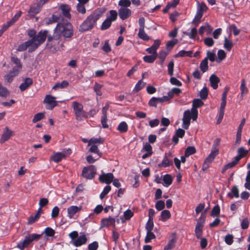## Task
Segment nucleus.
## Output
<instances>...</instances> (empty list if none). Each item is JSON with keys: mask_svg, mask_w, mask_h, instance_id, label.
<instances>
[{"mask_svg": "<svg viewBox=\"0 0 250 250\" xmlns=\"http://www.w3.org/2000/svg\"><path fill=\"white\" fill-rule=\"evenodd\" d=\"M11 60L16 65L15 66L13 67L12 70L18 71V72L19 73L22 68V64L20 60L17 57L13 56L11 58Z\"/></svg>", "mask_w": 250, "mask_h": 250, "instance_id": "6ab92c4d", "label": "nucleus"}, {"mask_svg": "<svg viewBox=\"0 0 250 250\" xmlns=\"http://www.w3.org/2000/svg\"><path fill=\"white\" fill-rule=\"evenodd\" d=\"M181 92V90L178 88H173L171 91L167 93V95L170 98H173L174 94L178 95Z\"/></svg>", "mask_w": 250, "mask_h": 250, "instance_id": "09e8293b", "label": "nucleus"}, {"mask_svg": "<svg viewBox=\"0 0 250 250\" xmlns=\"http://www.w3.org/2000/svg\"><path fill=\"white\" fill-rule=\"evenodd\" d=\"M13 131L10 130L8 127H6L4 131L1 135L0 143L1 144L4 143L5 142L8 140L11 136H13Z\"/></svg>", "mask_w": 250, "mask_h": 250, "instance_id": "2eb2a0df", "label": "nucleus"}, {"mask_svg": "<svg viewBox=\"0 0 250 250\" xmlns=\"http://www.w3.org/2000/svg\"><path fill=\"white\" fill-rule=\"evenodd\" d=\"M178 40L177 39H174L172 40H171L170 41H168L166 44V48L167 49H169L170 50L173 46L177 43Z\"/></svg>", "mask_w": 250, "mask_h": 250, "instance_id": "0e129e2a", "label": "nucleus"}, {"mask_svg": "<svg viewBox=\"0 0 250 250\" xmlns=\"http://www.w3.org/2000/svg\"><path fill=\"white\" fill-rule=\"evenodd\" d=\"M191 119H192L193 120L194 119L192 110L191 109V110H186L184 113L183 118V127L185 129H188L190 124Z\"/></svg>", "mask_w": 250, "mask_h": 250, "instance_id": "6e6552de", "label": "nucleus"}, {"mask_svg": "<svg viewBox=\"0 0 250 250\" xmlns=\"http://www.w3.org/2000/svg\"><path fill=\"white\" fill-rule=\"evenodd\" d=\"M155 238V235L152 231H147L146 237L145 239V242L148 243L151 241L152 239Z\"/></svg>", "mask_w": 250, "mask_h": 250, "instance_id": "49530a36", "label": "nucleus"}, {"mask_svg": "<svg viewBox=\"0 0 250 250\" xmlns=\"http://www.w3.org/2000/svg\"><path fill=\"white\" fill-rule=\"evenodd\" d=\"M145 29H139V32L138 33V37L145 41H148L150 39V38L148 36L146 35V34L145 32Z\"/></svg>", "mask_w": 250, "mask_h": 250, "instance_id": "37998d69", "label": "nucleus"}, {"mask_svg": "<svg viewBox=\"0 0 250 250\" xmlns=\"http://www.w3.org/2000/svg\"><path fill=\"white\" fill-rule=\"evenodd\" d=\"M118 4L122 7L127 8L131 5V1L130 0H120Z\"/></svg>", "mask_w": 250, "mask_h": 250, "instance_id": "4d7b16f0", "label": "nucleus"}, {"mask_svg": "<svg viewBox=\"0 0 250 250\" xmlns=\"http://www.w3.org/2000/svg\"><path fill=\"white\" fill-rule=\"evenodd\" d=\"M87 242V238L85 235H81L73 241V244L76 247H80L85 244Z\"/></svg>", "mask_w": 250, "mask_h": 250, "instance_id": "a211bd4d", "label": "nucleus"}, {"mask_svg": "<svg viewBox=\"0 0 250 250\" xmlns=\"http://www.w3.org/2000/svg\"><path fill=\"white\" fill-rule=\"evenodd\" d=\"M115 219L109 217L107 218H104L102 220V225L104 227H108L110 225H115Z\"/></svg>", "mask_w": 250, "mask_h": 250, "instance_id": "bb28decb", "label": "nucleus"}, {"mask_svg": "<svg viewBox=\"0 0 250 250\" xmlns=\"http://www.w3.org/2000/svg\"><path fill=\"white\" fill-rule=\"evenodd\" d=\"M204 104L203 101L199 99H196L193 101L192 112L193 115V121H195L198 117V111L197 108L200 107Z\"/></svg>", "mask_w": 250, "mask_h": 250, "instance_id": "9d476101", "label": "nucleus"}, {"mask_svg": "<svg viewBox=\"0 0 250 250\" xmlns=\"http://www.w3.org/2000/svg\"><path fill=\"white\" fill-rule=\"evenodd\" d=\"M219 152L211 149L210 153L209 155L205 159L207 160V162H209V163H212L215 157L218 155Z\"/></svg>", "mask_w": 250, "mask_h": 250, "instance_id": "58836bf2", "label": "nucleus"}, {"mask_svg": "<svg viewBox=\"0 0 250 250\" xmlns=\"http://www.w3.org/2000/svg\"><path fill=\"white\" fill-rule=\"evenodd\" d=\"M18 74L19 72H18V71L11 70L8 74L5 75L4 77L5 83L8 84L10 83L13 81V78Z\"/></svg>", "mask_w": 250, "mask_h": 250, "instance_id": "aec40b11", "label": "nucleus"}, {"mask_svg": "<svg viewBox=\"0 0 250 250\" xmlns=\"http://www.w3.org/2000/svg\"><path fill=\"white\" fill-rule=\"evenodd\" d=\"M220 211V207L218 205H217L212 208L211 212V215L213 217L216 216L219 214Z\"/></svg>", "mask_w": 250, "mask_h": 250, "instance_id": "680f3d73", "label": "nucleus"}, {"mask_svg": "<svg viewBox=\"0 0 250 250\" xmlns=\"http://www.w3.org/2000/svg\"><path fill=\"white\" fill-rule=\"evenodd\" d=\"M205 222V217L203 219V221H198L195 229V233L197 239H201L203 234V228Z\"/></svg>", "mask_w": 250, "mask_h": 250, "instance_id": "ddd939ff", "label": "nucleus"}, {"mask_svg": "<svg viewBox=\"0 0 250 250\" xmlns=\"http://www.w3.org/2000/svg\"><path fill=\"white\" fill-rule=\"evenodd\" d=\"M44 117V114L43 113L40 112L35 115L32 122L33 123H36L41 120Z\"/></svg>", "mask_w": 250, "mask_h": 250, "instance_id": "13d9d810", "label": "nucleus"}, {"mask_svg": "<svg viewBox=\"0 0 250 250\" xmlns=\"http://www.w3.org/2000/svg\"><path fill=\"white\" fill-rule=\"evenodd\" d=\"M110 16L107 19H109L111 21H114L117 18L118 13L116 10H111L109 11Z\"/></svg>", "mask_w": 250, "mask_h": 250, "instance_id": "864d4df0", "label": "nucleus"}, {"mask_svg": "<svg viewBox=\"0 0 250 250\" xmlns=\"http://www.w3.org/2000/svg\"><path fill=\"white\" fill-rule=\"evenodd\" d=\"M22 12L21 11L18 12L17 14L15 15V16L13 17V18L9 21H7L5 24V28H8L10 26L12 25L13 24L15 23L16 21L18 20L19 18L21 16Z\"/></svg>", "mask_w": 250, "mask_h": 250, "instance_id": "393cba45", "label": "nucleus"}, {"mask_svg": "<svg viewBox=\"0 0 250 250\" xmlns=\"http://www.w3.org/2000/svg\"><path fill=\"white\" fill-rule=\"evenodd\" d=\"M60 18L61 16L53 15L50 18L46 20V23L47 24H49L58 22L60 20Z\"/></svg>", "mask_w": 250, "mask_h": 250, "instance_id": "e433bc0d", "label": "nucleus"}, {"mask_svg": "<svg viewBox=\"0 0 250 250\" xmlns=\"http://www.w3.org/2000/svg\"><path fill=\"white\" fill-rule=\"evenodd\" d=\"M208 90L206 87H203L200 92V97L202 100H205L208 96Z\"/></svg>", "mask_w": 250, "mask_h": 250, "instance_id": "5fc2aeb1", "label": "nucleus"}, {"mask_svg": "<svg viewBox=\"0 0 250 250\" xmlns=\"http://www.w3.org/2000/svg\"><path fill=\"white\" fill-rule=\"evenodd\" d=\"M61 36V34L55 28L53 35L47 37V47L51 52L54 53L60 49L59 43Z\"/></svg>", "mask_w": 250, "mask_h": 250, "instance_id": "20e7f679", "label": "nucleus"}, {"mask_svg": "<svg viewBox=\"0 0 250 250\" xmlns=\"http://www.w3.org/2000/svg\"><path fill=\"white\" fill-rule=\"evenodd\" d=\"M42 37H37V43L34 42V39H30L20 44L17 50L18 51L22 52L28 49V52H32L35 51L41 44L42 41Z\"/></svg>", "mask_w": 250, "mask_h": 250, "instance_id": "f03ea898", "label": "nucleus"}, {"mask_svg": "<svg viewBox=\"0 0 250 250\" xmlns=\"http://www.w3.org/2000/svg\"><path fill=\"white\" fill-rule=\"evenodd\" d=\"M237 153L238 155L235 156V158L238 159V161L239 162L241 158L247 154L248 153V150H246L244 147H241L238 149Z\"/></svg>", "mask_w": 250, "mask_h": 250, "instance_id": "7c9ffc66", "label": "nucleus"}, {"mask_svg": "<svg viewBox=\"0 0 250 250\" xmlns=\"http://www.w3.org/2000/svg\"><path fill=\"white\" fill-rule=\"evenodd\" d=\"M131 10L127 8L121 7L119 10V15L122 20L128 18L131 15Z\"/></svg>", "mask_w": 250, "mask_h": 250, "instance_id": "4468645a", "label": "nucleus"}, {"mask_svg": "<svg viewBox=\"0 0 250 250\" xmlns=\"http://www.w3.org/2000/svg\"><path fill=\"white\" fill-rule=\"evenodd\" d=\"M128 125L125 122L123 121L121 122L117 126V129L120 133H125L128 130Z\"/></svg>", "mask_w": 250, "mask_h": 250, "instance_id": "c85d7f7f", "label": "nucleus"}, {"mask_svg": "<svg viewBox=\"0 0 250 250\" xmlns=\"http://www.w3.org/2000/svg\"><path fill=\"white\" fill-rule=\"evenodd\" d=\"M97 168L95 166L85 167L82 170V175L86 179H92L96 174Z\"/></svg>", "mask_w": 250, "mask_h": 250, "instance_id": "423d86ee", "label": "nucleus"}, {"mask_svg": "<svg viewBox=\"0 0 250 250\" xmlns=\"http://www.w3.org/2000/svg\"><path fill=\"white\" fill-rule=\"evenodd\" d=\"M155 208L158 210H162L165 208V203L163 201L159 200L157 201L155 205Z\"/></svg>", "mask_w": 250, "mask_h": 250, "instance_id": "69168bd1", "label": "nucleus"}, {"mask_svg": "<svg viewBox=\"0 0 250 250\" xmlns=\"http://www.w3.org/2000/svg\"><path fill=\"white\" fill-rule=\"evenodd\" d=\"M146 83L142 80H139L136 83L135 88L133 89L134 92H138L141 90L145 85Z\"/></svg>", "mask_w": 250, "mask_h": 250, "instance_id": "c03bdc74", "label": "nucleus"}, {"mask_svg": "<svg viewBox=\"0 0 250 250\" xmlns=\"http://www.w3.org/2000/svg\"><path fill=\"white\" fill-rule=\"evenodd\" d=\"M163 181L165 184V186L168 187L172 183V178L169 174H166L163 177Z\"/></svg>", "mask_w": 250, "mask_h": 250, "instance_id": "ea45409f", "label": "nucleus"}, {"mask_svg": "<svg viewBox=\"0 0 250 250\" xmlns=\"http://www.w3.org/2000/svg\"><path fill=\"white\" fill-rule=\"evenodd\" d=\"M196 152V149L194 146L188 147L185 152L186 157H188L190 155L194 154Z\"/></svg>", "mask_w": 250, "mask_h": 250, "instance_id": "de8ad7c7", "label": "nucleus"}, {"mask_svg": "<svg viewBox=\"0 0 250 250\" xmlns=\"http://www.w3.org/2000/svg\"><path fill=\"white\" fill-rule=\"evenodd\" d=\"M60 8L62 10V13L64 17L66 18L70 19V7L69 5L67 4H62L60 6Z\"/></svg>", "mask_w": 250, "mask_h": 250, "instance_id": "4be33fe9", "label": "nucleus"}, {"mask_svg": "<svg viewBox=\"0 0 250 250\" xmlns=\"http://www.w3.org/2000/svg\"><path fill=\"white\" fill-rule=\"evenodd\" d=\"M209 81L211 86L214 89H216L218 87V83L220 82L219 78L215 74H212L209 78Z\"/></svg>", "mask_w": 250, "mask_h": 250, "instance_id": "5701e85b", "label": "nucleus"}, {"mask_svg": "<svg viewBox=\"0 0 250 250\" xmlns=\"http://www.w3.org/2000/svg\"><path fill=\"white\" fill-rule=\"evenodd\" d=\"M104 12V10L101 9H97L93 11L80 25L79 31L83 32L92 29Z\"/></svg>", "mask_w": 250, "mask_h": 250, "instance_id": "f257e3e1", "label": "nucleus"}, {"mask_svg": "<svg viewBox=\"0 0 250 250\" xmlns=\"http://www.w3.org/2000/svg\"><path fill=\"white\" fill-rule=\"evenodd\" d=\"M33 84V80L31 78H26L23 82L19 86L20 90L23 91L27 89L30 85Z\"/></svg>", "mask_w": 250, "mask_h": 250, "instance_id": "dca6fc26", "label": "nucleus"}, {"mask_svg": "<svg viewBox=\"0 0 250 250\" xmlns=\"http://www.w3.org/2000/svg\"><path fill=\"white\" fill-rule=\"evenodd\" d=\"M69 85V83L66 80L62 81L61 83H57L53 86L52 89L56 90L59 88H64L67 87Z\"/></svg>", "mask_w": 250, "mask_h": 250, "instance_id": "cd10ccee", "label": "nucleus"}, {"mask_svg": "<svg viewBox=\"0 0 250 250\" xmlns=\"http://www.w3.org/2000/svg\"><path fill=\"white\" fill-rule=\"evenodd\" d=\"M36 31L35 30H30L28 32L27 35L29 37L32 38L31 39H34V42L36 43L38 42L37 40V37H39V36L42 37V44L47 37L48 31H41L37 35H36Z\"/></svg>", "mask_w": 250, "mask_h": 250, "instance_id": "0eeeda50", "label": "nucleus"}, {"mask_svg": "<svg viewBox=\"0 0 250 250\" xmlns=\"http://www.w3.org/2000/svg\"><path fill=\"white\" fill-rule=\"evenodd\" d=\"M168 54V52H167L165 50H162L159 52L158 56L161 61V64L164 63L165 60Z\"/></svg>", "mask_w": 250, "mask_h": 250, "instance_id": "a19ab883", "label": "nucleus"}, {"mask_svg": "<svg viewBox=\"0 0 250 250\" xmlns=\"http://www.w3.org/2000/svg\"><path fill=\"white\" fill-rule=\"evenodd\" d=\"M71 151L70 149L66 150L64 152H56L51 156V160L56 163L60 162L66 155L70 154Z\"/></svg>", "mask_w": 250, "mask_h": 250, "instance_id": "9b49d317", "label": "nucleus"}, {"mask_svg": "<svg viewBox=\"0 0 250 250\" xmlns=\"http://www.w3.org/2000/svg\"><path fill=\"white\" fill-rule=\"evenodd\" d=\"M167 155H168L169 156H171L170 153H169L168 154H166L165 156L162 161V162L161 163L158 164V167H169L171 165H172V164H173L172 161L170 159L168 158Z\"/></svg>", "mask_w": 250, "mask_h": 250, "instance_id": "412c9836", "label": "nucleus"}, {"mask_svg": "<svg viewBox=\"0 0 250 250\" xmlns=\"http://www.w3.org/2000/svg\"><path fill=\"white\" fill-rule=\"evenodd\" d=\"M74 113L76 116V119L78 121H81L83 120V118H87V113L84 110Z\"/></svg>", "mask_w": 250, "mask_h": 250, "instance_id": "c9c22d12", "label": "nucleus"}, {"mask_svg": "<svg viewBox=\"0 0 250 250\" xmlns=\"http://www.w3.org/2000/svg\"><path fill=\"white\" fill-rule=\"evenodd\" d=\"M208 8L205 2H202L200 3L198 2L197 11L203 13L204 12H205L208 10Z\"/></svg>", "mask_w": 250, "mask_h": 250, "instance_id": "8fccbe9b", "label": "nucleus"}, {"mask_svg": "<svg viewBox=\"0 0 250 250\" xmlns=\"http://www.w3.org/2000/svg\"><path fill=\"white\" fill-rule=\"evenodd\" d=\"M215 54L211 52L210 51H208L207 52V57L205 59H207V61L208 62L209 60L211 62H214L215 59Z\"/></svg>", "mask_w": 250, "mask_h": 250, "instance_id": "052dcab7", "label": "nucleus"}, {"mask_svg": "<svg viewBox=\"0 0 250 250\" xmlns=\"http://www.w3.org/2000/svg\"><path fill=\"white\" fill-rule=\"evenodd\" d=\"M41 237V234L35 233L29 234L26 235L23 241L20 242L17 245V247L21 250H23L32 241L38 240Z\"/></svg>", "mask_w": 250, "mask_h": 250, "instance_id": "39448f33", "label": "nucleus"}, {"mask_svg": "<svg viewBox=\"0 0 250 250\" xmlns=\"http://www.w3.org/2000/svg\"><path fill=\"white\" fill-rule=\"evenodd\" d=\"M102 87L103 85L97 83H95L94 84V91L96 93L97 95L99 96H101L102 95V93L101 91Z\"/></svg>", "mask_w": 250, "mask_h": 250, "instance_id": "6e6d98bb", "label": "nucleus"}, {"mask_svg": "<svg viewBox=\"0 0 250 250\" xmlns=\"http://www.w3.org/2000/svg\"><path fill=\"white\" fill-rule=\"evenodd\" d=\"M176 241L175 233H172V238L168 241V244L165 247L164 250H170L174 248Z\"/></svg>", "mask_w": 250, "mask_h": 250, "instance_id": "a878e982", "label": "nucleus"}, {"mask_svg": "<svg viewBox=\"0 0 250 250\" xmlns=\"http://www.w3.org/2000/svg\"><path fill=\"white\" fill-rule=\"evenodd\" d=\"M112 22V21H111L110 20H109V19L106 18L105 20V21L103 22L101 26V29L102 30L107 29L111 26Z\"/></svg>", "mask_w": 250, "mask_h": 250, "instance_id": "a18cd8bd", "label": "nucleus"}, {"mask_svg": "<svg viewBox=\"0 0 250 250\" xmlns=\"http://www.w3.org/2000/svg\"><path fill=\"white\" fill-rule=\"evenodd\" d=\"M81 207H78L75 206H72L67 208L68 216L70 218H72L75 214L81 210Z\"/></svg>", "mask_w": 250, "mask_h": 250, "instance_id": "b1692460", "label": "nucleus"}, {"mask_svg": "<svg viewBox=\"0 0 250 250\" xmlns=\"http://www.w3.org/2000/svg\"><path fill=\"white\" fill-rule=\"evenodd\" d=\"M238 163V159L234 158V160L232 162L226 164L223 168L221 172L224 173L228 169L234 167Z\"/></svg>", "mask_w": 250, "mask_h": 250, "instance_id": "2f4dec72", "label": "nucleus"}, {"mask_svg": "<svg viewBox=\"0 0 250 250\" xmlns=\"http://www.w3.org/2000/svg\"><path fill=\"white\" fill-rule=\"evenodd\" d=\"M111 187L109 185H107L104 187L103 191L100 194V197L101 199H103L104 197V196L110 191Z\"/></svg>", "mask_w": 250, "mask_h": 250, "instance_id": "e2e57ef3", "label": "nucleus"}, {"mask_svg": "<svg viewBox=\"0 0 250 250\" xmlns=\"http://www.w3.org/2000/svg\"><path fill=\"white\" fill-rule=\"evenodd\" d=\"M77 10L79 13L82 14H84L86 13V9L85 8L84 5L81 4V3L77 4Z\"/></svg>", "mask_w": 250, "mask_h": 250, "instance_id": "338daca9", "label": "nucleus"}, {"mask_svg": "<svg viewBox=\"0 0 250 250\" xmlns=\"http://www.w3.org/2000/svg\"><path fill=\"white\" fill-rule=\"evenodd\" d=\"M192 54V52L191 51H187L185 50H181L176 55V57H185L188 56L191 57Z\"/></svg>", "mask_w": 250, "mask_h": 250, "instance_id": "3c124183", "label": "nucleus"}, {"mask_svg": "<svg viewBox=\"0 0 250 250\" xmlns=\"http://www.w3.org/2000/svg\"><path fill=\"white\" fill-rule=\"evenodd\" d=\"M99 245L97 242L94 241L90 243L88 246V250H97L98 248Z\"/></svg>", "mask_w": 250, "mask_h": 250, "instance_id": "774afa93", "label": "nucleus"}, {"mask_svg": "<svg viewBox=\"0 0 250 250\" xmlns=\"http://www.w3.org/2000/svg\"><path fill=\"white\" fill-rule=\"evenodd\" d=\"M56 30L65 39L71 38L73 35V26L68 21H62L58 23Z\"/></svg>", "mask_w": 250, "mask_h": 250, "instance_id": "7ed1b4c3", "label": "nucleus"}, {"mask_svg": "<svg viewBox=\"0 0 250 250\" xmlns=\"http://www.w3.org/2000/svg\"><path fill=\"white\" fill-rule=\"evenodd\" d=\"M114 178V175L112 173H104L103 172V174L99 176V179L101 182L109 184L112 182Z\"/></svg>", "mask_w": 250, "mask_h": 250, "instance_id": "f8f14e48", "label": "nucleus"}, {"mask_svg": "<svg viewBox=\"0 0 250 250\" xmlns=\"http://www.w3.org/2000/svg\"><path fill=\"white\" fill-rule=\"evenodd\" d=\"M104 142V140L101 138H91L88 142V146L92 144L94 145L95 144H102Z\"/></svg>", "mask_w": 250, "mask_h": 250, "instance_id": "bf43d9fd", "label": "nucleus"}, {"mask_svg": "<svg viewBox=\"0 0 250 250\" xmlns=\"http://www.w3.org/2000/svg\"><path fill=\"white\" fill-rule=\"evenodd\" d=\"M41 9V7L38 3L32 5L28 11V16L30 17H34L40 11Z\"/></svg>", "mask_w": 250, "mask_h": 250, "instance_id": "f3484780", "label": "nucleus"}, {"mask_svg": "<svg viewBox=\"0 0 250 250\" xmlns=\"http://www.w3.org/2000/svg\"><path fill=\"white\" fill-rule=\"evenodd\" d=\"M72 106L74 110V113L83 110V105L77 101H74L72 102Z\"/></svg>", "mask_w": 250, "mask_h": 250, "instance_id": "c756f323", "label": "nucleus"}, {"mask_svg": "<svg viewBox=\"0 0 250 250\" xmlns=\"http://www.w3.org/2000/svg\"><path fill=\"white\" fill-rule=\"evenodd\" d=\"M171 216L170 212L168 210H164L161 212L160 220L162 221H166Z\"/></svg>", "mask_w": 250, "mask_h": 250, "instance_id": "f704fd0d", "label": "nucleus"}, {"mask_svg": "<svg viewBox=\"0 0 250 250\" xmlns=\"http://www.w3.org/2000/svg\"><path fill=\"white\" fill-rule=\"evenodd\" d=\"M228 196L231 199L233 198L234 197L236 198L239 197V190L237 187L233 186L232 188L231 192L228 193Z\"/></svg>", "mask_w": 250, "mask_h": 250, "instance_id": "473e14b6", "label": "nucleus"}, {"mask_svg": "<svg viewBox=\"0 0 250 250\" xmlns=\"http://www.w3.org/2000/svg\"><path fill=\"white\" fill-rule=\"evenodd\" d=\"M200 68L203 73L206 72L208 68V62L207 61V59H204L200 63Z\"/></svg>", "mask_w": 250, "mask_h": 250, "instance_id": "79ce46f5", "label": "nucleus"}, {"mask_svg": "<svg viewBox=\"0 0 250 250\" xmlns=\"http://www.w3.org/2000/svg\"><path fill=\"white\" fill-rule=\"evenodd\" d=\"M233 43L232 42L229 40L228 38L225 37L224 38V47L228 51H230L233 47Z\"/></svg>", "mask_w": 250, "mask_h": 250, "instance_id": "72a5a7b5", "label": "nucleus"}, {"mask_svg": "<svg viewBox=\"0 0 250 250\" xmlns=\"http://www.w3.org/2000/svg\"><path fill=\"white\" fill-rule=\"evenodd\" d=\"M157 56L158 54L146 55L143 57V60L146 62L152 63L156 60Z\"/></svg>", "mask_w": 250, "mask_h": 250, "instance_id": "4c0bfd02", "label": "nucleus"}, {"mask_svg": "<svg viewBox=\"0 0 250 250\" xmlns=\"http://www.w3.org/2000/svg\"><path fill=\"white\" fill-rule=\"evenodd\" d=\"M9 94V91L6 87L3 86L0 87V97L5 98L7 97Z\"/></svg>", "mask_w": 250, "mask_h": 250, "instance_id": "603ef678", "label": "nucleus"}, {"mask_svg": "<svg viewBox=\"0 0 250 250\" xmlns=\"http://www.w3.org/2000/svg\"><path fill=\"white\" fill-rule=\"evenodd\" d=\"M56 98L50 95H46L43 101L44 104H46V108L49 110H52L57 105V102L55 100Z\"/></svg>", "mask_w": 250, "mask_h": 250, "instance_id": "1a4fd4ad", "label": "nucleus"}]
</instances>
